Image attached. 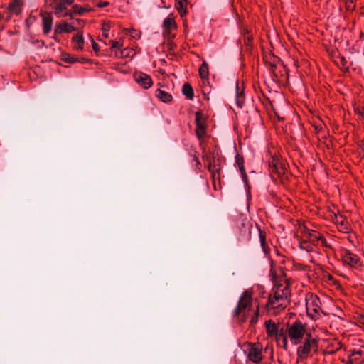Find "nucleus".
Here are the masks:
<instances>
[{"instance_id":"1","label":"nucleus","mask_w":364,"mask_h":364,"mask_svg":"<svg viewBox=\"0 0 364 364\" xmlns=\"http://www.w3.org/2000/svg\"><path fill=\"white\" fill-rule=\"evenodd\" d=\"M286 269L274 265V315L290 304V284L286 278Z\"/></svg>"},{"instance_id":"2","label":"nucleus","mask_w":364,"mask_h":364,"mask_svg":"<svg viewBox=\"0 0 364 364\" xmlns=\"http://www.w3.org/2000/svg\"><path fill=\"white\" fill-rule=\"evenodd\" d=\"M252 306V290L247 289L242 293L236 308L232 311V317L236 319L237 323L242 326L247 322L248 314L245 310L250 309Z\"/></svg>"},{"instance_id":"3","label":"nucleus","mask_w":364,"mask_h":364,"mask_svg":"<svg viewBox=\"0 0 364 364\" xmlns=\"http://www.w3.org/2000/svg\"><path fill=\"white\" fill-rule=\"evenodd\" d=\"M305 301L307 315L314 320L317 319L321 311V302L318 296L314 293H308Z\"/></svg>"},{"instance_id":"4","label":"nucleus","mask_w":364,"mask_h":364,"mask_svg":"<svg viewBox=\"0 0 364 364\" xmlns=\"http://www.w3.org/2000/svg\"><path fill=\"white\" fill-rule=\"evenodd\" d=\"M308 333L306 324H304L300 320H296L288 328V336L291 341L295 345L300 343L302 338L306 336Z\"/></svg>"},{"instance_id":"5","label":"nucleus","mask_w":364,"mask_h":364,"mask_svg":"<svg viewBox=\"0 0 364 364\" xmlns=\"http://www.w3.org/2000/svg\"><path fill=\"white\" fill-rule=\"evenodd\" d=\"M318 339L312 337L311 333L306 334L304 341L297 348V356L301 359H306L309 353L313 349L315 352L318 350Z\"/></svg>"},{"instance_id":"6","label":"nucleus","mask_w":364,"mask_h":364,"mask_svg":"<svg viewBox=\"0 0 364 364\" xmlns=\"http://www.w3.org/2000/svg\"><path fill=\"white\" fill-rule=\"evenodd\" d=\"M261 95H259V101L265 110L269 119L273 117V101L272 100V90L270 86L265 82L262 87H260Z\"/></svg>"},{"instance_id":"7","label":"nucleus","mask_w":364,"mask_h":364,"mask_svg":"<svg viewBox=\"0 0 364 364\" xmlns=\"http://www.w3.org/2000/svg\"><path fill=\"white\" fill-rule=\"evenodd\" d=\"M274 175H277V177H274V183L279 180V183L282 185H286L287 183V181H289L288 178V172L287 164L284 161H281L275 154H274Z\"/></svg>"},{"instance_id":"8","label":"nucleus","mask_w":364,"mask_h":364,"mask_svg":"<svg viewBox=\"0 0 364 364\" xmlns=\"http://www.w3.org/2000/svg\"><path fill=\"white\" fill-rule=\"evenodd\" d=\"M339 255L344 265L353 268H358L360 265V257L350 250L346 248H341Z\"/></svg>"},{"instance_id":"9","label":"nucleus","mask_w":364,"mask_h":364,"mask_svg":"<svg viewBox=\"0 0 364 364\" xmlns=\"http://www.w3.org/2000/svg\"><path fill=\"white\" fill-rule=\"evenodd\" d=\"M262 345L261 343H249L247 346V353L249 360L258 363L262 360Z\"/></svg>"},{"instance_id":"10","label":"nucleus","mask_w":364,"mask_h":364,"mask_svg":"<svg viewBox=\"0 0 364 364\" xmlns=\"http://www.w3.org/2000/svg\"><path fill=\"white\" fill-rule=\"evenodd\" d=\"M73 3L74 0H52L51 6L58 17H63L64 12L68 11V7Z\"/></svg>"},{"instance_id":"11","label":"nucleus","mask_w":364,"mask_h":364,"mask_svg":"<svg viewBox=\"0 0 364 364\" xmlns=\"http://www.w3.org/2000/svg\"><path fill=\"white\" fill-rule=\"evenodd\" d=\"M259 240L262 249L264 254L268 257L269 260V264H270V269H269V279L273 282V259L270 257V248L267 245L266 242V232L265 231L261 230V229H259Z\"/></svg>"},{"instance_id":"12","label":"nucleus","mask_w":364,"mask_h":364,"mask_svg":"<svg viewBox=\"0 0 364 364\" xmlns=\"http://www.w3.org/2000/svg\"><path fill=\"white\" fill-rule=\"evenodd\" d=\"M202 159L208 162L207 168L210 172L213 178L215 176V172L219 173L220 168H216L215 156L214 153H206L205 149H203Z\"/></svg>"},{"instance_id":"13","label":"nucleus","mask_w":364,"mask_h":364,"mask_svg":"<svg viewBox=\"0 0 364 364\" xmlns=\"http://www.w3.org/2000/svg\"><path fill=\"white\" fill-rule=\"evenodd\" d=\"M134 80L139 86L145 90L150 88L153 85V80L150 75L141 71H136L133 75Z\"/></svg>"},{"instance_id":"14","label":"nucleus","mask_w":364,"mask_h":364,"mask_svg":"<svg viewBox=\"0 0 364 364\" xmlns=\"http://www.w3.org/2000/svg\"><path fill=\"white\" fill-rule=\"evenodd\" d=\"M235 166L238 167V168L240 171L241 176H242V181L244 182V183L245 185V190H246V191H247L250 193V186L248 184L247 175L245 172V166H244V158L241 154H240L238 153H237V154L235 156Z\"/></svg>"},{"instance_id":"15","label":"nucleus","mask_w":364,"mask_h":364,"mask_svg":"<svg viewBox=\"0 0 364 364\" xmlns=\"http://www.w3.org/2000/svg\"><path fill=\"white\" fill-rule=\"evenodd\" d=\"M43 21V33L44 35H48L52 30L53 23V17L51 13L49 12H41Z\"/></svg>"},{"instance_id":"16","label":"nucleus","mask_w":364,"mask_h":364,"mask_svg":"<svg viewBox=\"0 0 364 364\" xmlns=\"http://www.w3.org/2000/svg\"><path fill=\"white\" fill-rule=\"evenodd\" d=\"M235 100L237 106L242 108L245 102V86L243 82H242L241 84H240L239 82H237Z\"/></svg>"},{"instance_id":"17","label":"nucleus","mask_w":364,"mask_h":364,"mask_svg":"<svg viewBox=\"0 0 364 364\" xmlns=\"http://www.w3.org/2000/svg\"><path fill=\"white\" fill-rule=\"evenodd\" d=\"M335 223L339 226V229L343 232H348L351 228L347 218L341 214H334Z\"/></svg>"},{"instance_id":"18","label":"nucleus","mask_w":364,"mask_h":364,"mask_svg":"<svg viewBox=\"0 0 364 364\" xmlns=\"http://www.w3.org/2000/svg\"><path fill=\"white\" fill-rule=\"evenodd\" d=\"M75 30L76 28L73 26L63 21L55 25V34L59 35L63 33H70Z\"/></svg>"},{"instance_id":"19","label":"nucleus","mask_w":364,"mask_h":364,"mask_svg":"<svg viewBox=\"0 0 364 364\" xmlns=\"http://www.w3.org/2000/svg\"><path fill=\"white\" fill-rule=\"evenodd\" d=\"M350 354L348 355V360L346 364H362L363 360L361 358L363 351L361 350H350Z\"/></svg>"},{"instance_id":"20","label":"nucleus","mask_w":364,"mask_h":364,"mask_svg":"<svg viewBox=\"0 0 364 364\" xmlns=\"http://www.w3.org/2000/svg\"><path fill=\"white\" fill-rule=\"evenodd\" d=\"M195 124L196 126V135L197 138L200 140L202 139L206 134L207 132V124L205 122H200L199 117L197 116V119H195Z\"/></svg>"},{"instance_id":"21","label":"nucleus","mask_w":364,"mask_h":364,"mask_svg":"<svg viewBox=\"0 0 364 364\" xmlns=\"http://www.w3.org/2000/svg\"><path fill=\"white\" fill-rule=\"evenodd\" d=\"M240 33L243 36L244 43L247 47H252V30L246 26L240 27Z\"/></svg>"},{"instance_id":"22","label":"nucleus","mask_w":364,"mask_h":364,"mask_svg":"<svg viewBox=\"0 0 364 364\" xmlns=\"http://www.w3.org/2000/svg\"><path fill=\"white\" fill-rule=\"evenodd\" d=\"M85 13V10L83 9V6L78 4H72V9L68 10L67 12H64L63 17H70V19L73 18L74 15L82 16Z\"/></svg>"},{"instance_id":"23","label":"nucleus","mask_w":364,"mask_h":364,"mask_svg":"<svg viewBox=\"0 0 364 364\" xmlns=\"http://www.w3.org/2000/svg\"><path fill=\"white\" fill-rule=\"evenodd\" d=\"M163 27L164 28V33H169L172 29L177 28V25L173 14L168 15V16L164 20Z\"/></svg>"},{"instance_id":"24","label":"nucleus","mask_w":364,"mask_h":364,"mask_svg":"<svg viewBox=\"0 0 364 364\" xmlns=\"http://www.w3.org/2000/svg\"><path fill=\"white\" fill-rule=\"evenodd\" d=\"M72 43H73L74 49L77 50H82L84 49V38L82 35V32L77 33L74 35L72 38Z\"/></svg>"},{"instance_id":"25","label":"nucleus","mask_w":364,"mask_h":364,"mask_svg":"<svg viewBox=\"0 0 364 364\" xmlns=\"http://www.w3.org/2000/svg\"><path fill=\"white\" fill-rule=\"evenodd\" d=\"M175 8L181 18H184L188 13L187 4L188 0H175Z\"/></svg>"},{"instance_id":"26","label":"nucleus","mask_w":364,"mask_h":364,"mask_svg":"<svg viewBox=\"0 0 364 364\" xmlns=\"http://www.w3.org/2000/svg\"><path fill=\"white\" fill-rule=\"evenodd\" d=\"M188 154L193 158V161L196 162L195 171L196 173L202 171V164L199 160V153L195 148L191 147L188 151Z\"/></svg>"},{"instance_id":"27","label":"nucleus","mask_w":364,"mask_h":364,"mask_svg":"<svg viewBox=\"0 0 364 364\" xmlns=\"http://www.w3.org/2000/svg\"><path fill=\"white\" fill-rule=\"evenodd\" d=\"M199 76L201 78L203 82H207L208 84H210L209 82V67L208 64L203 61L202 65L200 66L199 70Z\"/></svg>"},{"instance_id":"28","label":"nucleus","mask_w":364,"mask_h":364,"mask_svg":"<svg viewBox=\"0 0 364 364\" xmlns=\"http://www.w3.org/2000/svg\"><path fill=\"white\" fill-rule=\"evenodd\" d=\"M155 96L159 100H161V102H163L164 103H169L173 100V97H172L171 94H170L164 90H162L159 88L155 91Z\"/></svg>"},{"instance_id":"29","label":"nucleus","mask_w":364,"mask_h":364,"mask_svg":"<svg viewBox=\"0 0 364 364\" xmlns=\"http://www.w3.org/2000/svg\"><path fill=\"white\" fill-rule=\"evenodd\" d=\"M21 4V1L11 0L8 5L7 11L18 16L21 13V9L19 8Z\"/></svg>"},{"instance_id":"30","label":"nucleus","mask_w":364,"mask_h":364,"mask_svg":"<svg viewBox=\"0 0 364 364\" xmlns=\"http://www.w3.org/2000/svg\"><path fill=\"white\" fill-rule=\"evenodd\" d=\"M322 234L316 231L311 230L309 232V237L310 238V242L313 246H317L319 245L320 240L322 239Z\"/></svg>"},{"instance_id":"31","label":"nucleus","mask_w":364,"mask_h":364,"mask_svg":"<svg viewBox=\"0 0 364 364\" xmlns=\"http://www.w3.org/2000/svg\"><path fill=\"white\" fill-rule=\"evenodd\" d=\"M182 93L188 100H192L193 99L194 91L191 84L188 82L183 84L182 87Z\"/></svg>"},{"instance_id":"32","label":"nucleus","mask_w":364,"mask_h":364,"mask_svg":"<svg viewBox=\"0 0 364 364\" xmlns=\"http://www.w3.org/2000/svg\"><path fill=\"white\" fill-rule=\"evenodd\" d=\"M60 60L69 64L77 63V56L71 55L67 52H62L60 54Z\"/></svg>"},{"instance_id":"33","label":"nucleus","mask_w":364,"mask_h":364,"mask_svg":"<svg viewBox=\"0 0 364 364\" xmlns=\"http://www.w3.org/2000/svg\"><path fill=\"white\" fill-rule=\"evenodd\" d=\"M274 337L276 340L278 341L280 338H282L283 341L284 342V345L287 346V337L284 334V328L282 327L281 329H279V325H277L274 322Z\"/></svg>"},{"instance_id":"34","label":"nucleus","mask_w":364,"mask_h":364,"mask_svg":"<svg viewBox=\"0 0 364 364\" xmlns=\"http://www.w3.org/2000/svg\"><path fill=\"white\" fill-rule=\"evenodd\" d=\"M271 147H272V146H268L267 152H266L265 158H266L267 162L268 163L269 166V176L273 179V170H271V168L273 167V155L271 151Z\"/></svg>"},{"instance_id":"35","label":"nucleus","mask_w":364,"mask_h":364,"mask_svg":"<svg viewBox=\"0 0 364 364\" xmlns=\"http://www.w3.org/2000/svg\"><path fill=\"white\" fill-rule=\"evenodd\" d=\"M273 57V51L272 50H269L268 55L265 53L263 50V60L266 64V65L269 68V69L273 73V63L271 61Z\"/></svg>"},{"instance_id":"36","label":"nucleus","mask_w":364,"mask_h":364,"mask_svg":"<svg viewBox=\"0 0 364 364\" xmlns=\"http://www.w3.org/2000/svg\"><path fill=\"white\" fill-rule=\"evenodd\" d=\"M130 49L129 48H124L122 50H116L114 55L117 58H128L130 55Z\"/></svg>"},{"instance_id":"37","label":"nucleus","mask_w":364,"mask_h":364,"mask_svg":"<svg viewBox=\"0 0 364 364\" xmlns=\"http://www.w3.org/2000/svg\"><path fill=\"white\" fill-rule=\"evenodd\" d=\"M124 33L126 34H130L131 37L134 38V39H139L141 36V32L139 31V30H137V29H134V28H131V29H128V28H126L124 29Z\"/></svg>"},{"instance_id":"38","label":"nucleus","mask_w":364,"mask_h":364,"mask_svg":"<svg viewBox=\"0 0 364 364\" xmlns=\"http://www.w3.org/2000/svg\"><path fill=\"white\" fill-rule=\"evenodd\" d=\"M299 240V247L301 249L304 250L307 252H311L313 250L312 245L310 242H306L304 240H301L300 239Z\"/></svg>"},{"instance_id":"39","label":"nucleus","mask_w":364,"mask_h":364,"mask_svg":"<svg viewBox=\"0 0 364 364\" xmlns=\"http://www.w3.org/2000/svg\"><path fill=\"white\" fill-rule=\"evenodd\" d=\"M110 30V24L109 23L104 21L102 26V36L105 38L109 37V31Z\"/></svg>"},{"instance_id":"40","label":"nucleus","mask_w":364,"mask_h":364,"mask_svg":"<svg viewBox=\"0 0 364 364\" xmlns=\"http://www.w3.org/2000/svg\"><path fill=\"white\" fill-rule=\"evenodd\" d=\"M267 333L270 337L273 336V321L272 319L265 321Z\"/></svg>"},{"instance_id":"41","label":"nucleus","mask_w":364,"mask_h":364,"mask_svg":"<svg viewBox=\"0 0 364 364\" xmlns=\"http://www.w3.org/2000/svg\"><path fill=\"white\" fill-rule=\"evenodd\" d=\"M354 61L357 64L364 65V52H358L357 55L354 57Z\"/></svg>"},{"instance_id":"42","label":"nucleus","mask_w":364,"mask_h":364,"mask_svg":"<svg viewBox=\"0 0 364 364\" xmlns=\"http://www.w3.org/2000/svg\"><path fill=\"white\" fill-rule=\"evenodd\" d=\"M274 262L278 263H284V256L282 255L279 250H274Z\"/></svg>"},{"instance_id":"43","label":"nucleus","mask_w":364,"mask_h":364,"mask_svg":"<svg viewBox=\"0 0 364 364\" xmlns=\"http://www.w3.org/2000/svg\"><path fill=\"white\" fill-rule=\"evenodd\" d=\"M109 45L111 46V48L121 49L123 46V42L122 41H117L114 40H110Z\"/></svg>"},{"instance_id":"44","label":"nucleus","mask_w":364,"mask_h":364,"mask_svg":"<svg viewBox=\"0 0 364 364\" xmlns=\"http://www.w3.org/2000/svg\"><path fill=\"white\" fill-rule=\"evenodd\" d=\"M346 9L347 10L351 11L355 6V0H344Z\"/></svg>"},{"instance_id":"45","label":"nucleus","mask_w":364,"mask_h":364,"mask_svg":"<svg viewBox=\"0 0 364 364\" xmlns=\"http://www.w3.org/2000/svg\"><path fill=\"white\" fill-rule=\"evenodd\" d=\"M197 116L199 117V122H207L208 117L205 115L201 110H198L196 112V119H197Z\"/></svg>"},{"instance_id":"46","label":"nucleus","mask_w":364,"mask_h":364,"mask_svg":"<svg viewBox=\"0 0 364 364\" xmlns=\"http://www.w3.org/2000/svg\"><path fill=\"white\" fill-rule=\"evenodd\" d=\"M91 43H92V48L93 50L95 51V54L98 56L100 55V46L95 41V40L92 38V37L90 36Z\"/></svg>"},{"instance_id":"47","label":"nucleus","mask_w":364,"mask_h":364,"mask_svg":"<svg viewBox=\"0 0 364 364\" xmlns=\"http://www.w3.org/2000/svg\"><path fill=\"white\" fill-rule=\"evenodd\" d=\"M258 316H259V310L257 309V311L255 313V316L252 317L251 320L250 321V326H253L255 324L257 323L258 321Z\"/></svg>"},{"instance_id":"48","label":"nucleus","mask_w":364,"mask_h":364,"mask_svg":"<svg viewBox=\"0 0 364 364\" xmlns=\"http://www.w3.org/2000/svg\"><path fill=\"white\" fill-rule=\"evenodd\" d=\"M299 230L302 234V236H304L306 234H308V232H311L312 230L308 229L305 225H301L299 226Z\"/></svg>"},{"instance_id":"49","label":"nucleus","mask_w":364,"mask_h":364,"mask_svg":"<svg viewBox=\"0 0 364 364\" xmlns=\"http://www.w3.org/2000/svg\"><path fill=\"white\" fill-rule=\"evenodd\" d=\"M269 351V358L271 359H273V345L272 344H269L268 343L265 348V352H267V351Z\"/></svg>"},{"instance_id":"50","label":"nucleus","mask_w":364,"mask_h":364,"mask_svg":"<svg viewBox=\"0 0 364 364\" xmlns=\"http://www.w3.org/2000/svg\"><path fill=\"white\" fill-rule=\"evenodd\" d=\"M319 245L322 247L331 249V246L328 243L323 235H322V239L320 240Z\"/></svg>"},{"instance_id":"51","label":"nucleus","mask_w":364,"mask_h":364,"mask_svg":"<svg viewBox=\"0 0 364 364\" xmlns=\"http://www.w3.org/2000/svg\"><path fill=\"white\" fill-rule=\"evenodd\" d=\"M77 63H92V59H89V58H83V57H77Z\"/></svg>"},{"instance_id":"52","label":"nucleus","mask_w":364,"mask_h":364,"mask_svg":"<svg viewBox=\"0 0 364 364\" xmlns=\"http://www.w3.org/2000/svg\"><path fill=\"white\" fill-rule=\"evenodd\" d=\"M4 21L6 22V23L10 21L12 18V14L9 12L8 11H4Z\"/></svg>"},{"instance_id":"53","label":"nucleus","mask_w":364,"mask_h":364,"mask_svg":"<svg viewBox=\"0 0 364 364\" xmlns=\"http://www.w3.org/2000/svg\"><path fill=\"white\" fill-rule=\"evenodd\" d=\"M109 5V2L105 1H100L98 3H97V4H96V6L99 8H103V7L107 6Z\"/></svg>"},{"instance_id":"54","label":"nucleus","mask_w":364,"mask_h":364,"mask_svg":"<svg viewBox=\"0 0 364 364\" xmlns=\"http://www.w3.org/2000/svg\"><path fill=\"white\" fill-rule=\"evenodd\" d=\"M357 321L359 324L364 328V315H359L357 317Z\"/></svg>"},{"instance_id":"55","label":"nucleus","mask_w":364,"mask_h":364,"mask_svg":"<svg viewBox=\"0 0 364 364\" xmlns=\"http://www.w3.org/2000/svg\"><path fill=\"white\" fill-rule=\"evenodd\" d=\"M167 46L170 50H174L177 47L176 44L173 41H168Z\"/></svg>"},{"instance_id":"56","label":"nucleus","mask_w":364,"mask_h":364,"mask_svg":"<svg viewBox=\"0 0 364 364\" xmlns=\"http://www.w3.org/2000/svg\"><path fill=\"white\" fill-rule=\"evenodd\" d=\"M274 118L277 117L279 122H284V119H285V117L284 116H282V115L277 114L275 111L274 112Z\"/></svg>"},{"instance_id":"57","label":"nucleus","mask_w":364,"mask_h":364,"mask_svg":"<svg viewBox=\"0 0 364 364\" xmlns=\"http://www.w3.org/2000/svg\"><path fill=\"white\" fill-rule=\"evenodd\" d=\"M83 9L85 10V12H90V11H93L94 9L90 7L89 5H86L85 6H83Z\"/></svg>"},{"instance_id":"58","label":"nucleus","mask_w":364,"mask_h":364,"mask_svg":"<svg viewBox=\"0 0 364 364\" xmlns=\"http://www.w3.org/2000/svg\"><path fill=\"white\" fill-rule=\"evenodd\" d=\"M358 147L363 151V154H364V140H361L358 143Z\"/></svg>"},{"instance_id":"59","label":"nucleus","mask_w":364,"mask_h":364,"mask_svg":"<svg viewBox=\"0 0 364 364\" xmlns=\"http://www.w3.org/2000/svg\"><path fill=\"white\" fill-rule=\"evenodd\" d=\"M301 240L306 241V242H310V238L309 237V233L306 234L305 235L302 236Z\"/></svg>"},{"instance_id":"60","label":"nucleus","mask_w":364,"mask_h":364,"mask_svg":"<svg viewBox=\"0 0 364 364\" xmlns=\"http://www.w3.org/2000/svg\"><path fill=\"white\" fill-rule=\"evenodd\" d=\"M202 84H203V91L205 92V91H208V89H207V86L209 85V84L207 83V82H203L202 81Z\"/></svg>"},{"instance_id":"61","label":"nucleus","mask_w":364,"mask_h":364,"mask_svg":"<svg viewBox=\"0 0 364 364\" xmlns=\"http://www.w3.org/2000/svg\"><path fill=\"white\" fill-rule=\"evenodd\" d=\"M341 63L343 66H345L346 65L347 60L345 58V57H343V56L341 57Z\"/></svg>"},{"instance_id":"62","label":"nucleus","mask_w":364,"mask_h":364,"mask_svg":"<svg viewBox=\"0 0 364 364\" xmlns=\"http://www.w3.org/2000/svg\"><path fill=\"white\" fill-rule=\"evenodd\" d=\"M268 304L269 305L273 304V297L272 296L271 294L269 295Z\"/></svg>"},{"instance_id":"63","label":"nucleus","mask_w":364,"mask_h":364,"mask_svg":"<svg viewBox=\"0 0 364 364\" xmlns=\"http://www.w3.org/2000/svg\"><path fill=\"white\" fill-rule=\"evenodd\" d=\"M58 35H55V33H53V36H52V38L54 39L55 41L59 42L60 39L58 38Z\"/></svg>"},{"instance_id":"64","label":"nucleus","mask_w":364,"mask_h":364,"mask_svg":"<svg viewBox=\"0 0 364 364\" xmlns=\"http://www.w3.org/2000/svg\"><path fill=\"white\" fill-rule=\"evenodd\" d=\"M4 14L0 13V21H4Z\"/></svg>"}]
</instances>
